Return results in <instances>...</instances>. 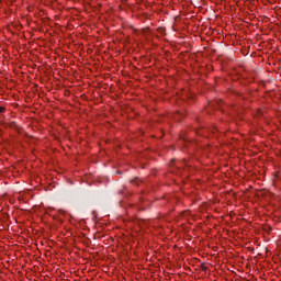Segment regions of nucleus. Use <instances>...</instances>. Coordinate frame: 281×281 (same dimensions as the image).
<instances>
[{
  "label": "nucleus",
  "mask_w": 281,
  "mask_h": 281,
  "mask_svg": "<svg viewBox=\"0 0 281 281\" xmlns=\"http://www.w3.org/2000/svg\"><path fill=\"white\" fill-rule=\"evenodd\" d=\"M0 113H5V106L0 105Z\"/></svg>",
  "instance_id": "f257e3e1"
}]
</instances>
